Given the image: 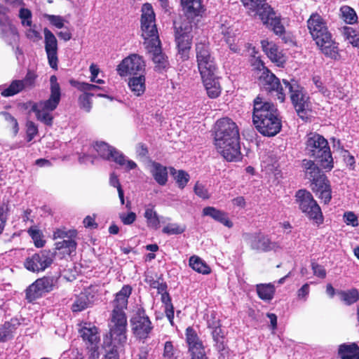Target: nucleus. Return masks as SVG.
<instances>
[{
	"label": "nucleus",
	"instance_id": "2f4dec72",
	"mask_svg": "<svg viewBox=\"0 0 359 359\" xmlns=\"http://www.w3.org/2000/svg\"><path fill=\"white\" fill-rule=\"evenodd\" d=\"M80 334L83 339L90 345L97 344L100 339L97 328L90 324L85 323L80 330Z\"/></svg>",
	"mask_w": 359,
	"mask_h": 359
},
{
	"label": "nucleus",
	"instance_id": "6ab92c4d",
	"mask_svg": "<svg viewBox=\"0 0 359 359\" xmlns=\"http://www.w3.org/2000/svg\"><path fill=\"white\" fill-rule=\"evenodd\" d=\"M248 243L252 249L263 252L278 251L281 249L278 242L271 241L268 236L260 233L248 235Z\"/></svg>",
	"mask_w": 359,
	"mask_h": 359
},
{
	"label": "nucleus",
	"instance_id": "37998d69",
	"mask_svg": "<svg viewBox=\"0 0 359 359\" xmlns=\"http://www.w3.org/2000/svg\"><path fill=\"white\" fill-rule=\"evenodd\" d=\"M262 163V167L267 173L273 174L276 179H278L281 176V172L276 161L273 159L264 160Z\"/></svg>",
	"mask_w": 359,
	"mask_h": 359
},
{
	"label": "nucleus",
	"instance_id": "79ce46f5",
	"mask_svg": "<svg viewBox=\"0 0 359 359\" xmlns=\"http://www.w3.org/2000/svg\"><path fill=\"white\" fill-rule=\"evenodd\" d=\"M24 89V86L20 80H14L8 87L1 91V95L4 97L13 96L19 93Z\"/></svg>",
	"mask_w": 359,
	"mask_h": 359
},
{
	"label": "nucleus",
	"instance_id": "8fccbe9b",
	"mask_svg": "<svg viewBox=\"0 0 359 359\" xmlns=\"http://www.w3.org/2000/svg\"><path fill=\"white\" fill-rule=\"evenodd\" d=\"M185 226L177 223H169L162 230L163 233L167 235L181 234L185 231Z\"/></svg>",
	"mask_w": 359,
	"mask_h": 359
},
{
	"label": "nucleus",
	"instance_id": "aec40b11",
	"mask_svg": "<svg viewBox=\"0 0 359 359\" xmlns=\"http://www.w3.org/2000/svg\"><path fill=\"white\" fill-rule=\"evenodd\" d=\"M53 280L50 278L43 277L37 279L26 290V296L29 302L34 301L46 292L53 290Z\"/></svg>",
	"mask_w": 359,
	"mask_h": 359
},
{
	"label": "nucleus",
	"instance_id": "49530a36",
	"mask_svg": "<svg viewBox=\"0 0 359 359\" xmlns=\"http://www.w3.org/2000/svg\"><path fill=\"white\" fill-rule=\"evenodd\" d=\"M18 18L22 27L31 26L32 24V11L26 8L22 7L18 13Z\"/></svg>",
	"mask_w": 359,
	"mask_h": 359
},
{
	"label": "nucleus",
	"instance_id": "69168bd1",
	"mask_svg": "<svg viewBox=\"0 0 359 359\" xmlns=\"http://www.w3.org/2000/svg\"><path fill=\"white\" fill-rule=\"evenodd\" d=\"M312 80L316 87L322 94L327 97L330 96V92L323 86V82L319 76H313Z\"/></svg>",
	"mask_w": 359,
	"mask_h": 359
},
{
	"label": "nucleus",
	"instance_id": "774afa93",
	"mask_svg": "<svg viewBox=\"0 0 359 359\" xmlns=\"http://www.w3.org/2000/svg\"><path fill=\"white\" fill-rule=\"evenodd\" d=\"M166 298L167 302H165V313L169 321L170 322L171 324H172V320L174 318V309L172 304L170 303V299L168 297V296Z\"/></svg>",
	"mask_w": 359,
	"mask_h": 359
},
{
	"label": "nucleus",
	"instance_id": "5701e85b",
	"mask_svg": "<svg viewBox=\"0 0 359 359\" xmlns=\"http://www.w3.org/2000/svg\"><path fill=\"white\" fill-rule=\"evenodd\" d=\"M97 291L94 287H88L75 297L72 305L73 312H80L90 306L96 300Z\"/></svg>",
	"mask_w": 359,
	"mask_h": 359
},
{
	"label": "nucleus",
	"instance_id": "5fc2aeb1",
	"mask_svg": "<svg viewBox=\"0 0 359 359\" xmlns=\"http://www.w3.org/2000/svg\"><path fill=\"white\" fill-rule=\"evenodd\" d=\"M76 231L75 230L67 231L65 229H57L53 233V238H75Z\"/></svg>",
	"mask_w": 359,
	"mask_h": 359
},
{
	"label": "nucleus",
	"instance_id": "20e7f679",
	"mask_svg": "<svg viewBox=\"0 0 359 359\" xmlns=\"http://www.w3.org/2000/svg\"><path fill=\"white\" fill-rule=\"evenodd\" d=\"M252 121L258 131L264 136H274L281 128L276 106L259 96L254 100Z\"/></svg>",
	"mask_w": 359,
	"mask_h": 359
},
{
	"label": "nucleus",
	"instance_id": "13d9d810",
	"mask_svg": "<svg viewBox=\"0 0 359 359\" xmlns=\"http://www.w3.org/2000/svg\"><path fill=\"white\" fill-rule=\"evenodd\" d=\"M46 18L50 24L58 29H61L64 27L65 19L60 15H46Z\"/></svg>",
	"mask_w": 359,
	"mask_h": 359
},
{
	"label": "nucleus",
	"instance_id": "b1692460",
	"mask_svg": "<svg viewBox=\"0 0 359 359\" xmlns=\"http://www.w3.org/2000/svg\"><path fill=\"white\" fill-rule=\"evenodd\" d=\"M187 342L191 354V359H206L204 347L196 332L189 327L186 330Z\"/></svg>",
	"mask_w": 359,
	"mask_h": 359
},
{
	"label": "nucleus",
	"instance_id": "bf43d9fd",
	"mask_svg": "<svg viewBox=\"0 0 359 359\" xmlns=\"http://www.w3.org/2000/svg\"><path fill=\"white\" fill-rule=\"evenodd\" d=\"M344 221L347 225L358 226V218L353 212H346L344 215Z\"/></svg>",
	"mask_w": 359,
	"mask_h": 359
},
{
	"label": "nucleus",
	"instance_id": "f8f14e48",
	"mask_svg": "<svg viewBox=\"0 0 359 359\" xmlns=\"http://www.w3.org/2000/svg\"><path fill=\"white\" fill-rule=\"evenodd\" d=\"M141 32L144 44L147 45L159 40L156 25L155 13L149 4H144L142 8Z\"/></svg>",
	"mask_w": 359,
	"mask_h": 359
},
{
	"label": "nucleus",
	"instance_id": "2eb2a0df",
	"mask_svg": "<svg viewBox=\"0 0 359 359\" xmlns=\"http://www.w3.org/2000/svg\"><path fill=\"white\" fill-rule=\"evenodd\" d=\"M145 70V62L137 54H130L117 66L116 72L121 77L142 74Z\"/></svg>",
	"mask_w": 359,
	"mask_h": 359
},
{
	"label": "nucleus",
	"instance_id": "9d476101",
	"mask_svg": "<svg viewBox=\"0 0 359 359\" xmlns=\"http://www.w3.org/2000/svg\"><path fill=\"white\" fill-rule=\"evenodd\" d=\"M296 202L299 208L311 219L317 224H322L323 217L321 209L312 194L305 189L299 190L296 194Z\"/></svg>",
	"mask_w": 359,
	"mask_h": 359
},
{
	"label": "nucleus",
	"instance_id": "473e14b6",
	"mask_svg": "<svg viewBox=\"0 0 359 359\" xmlns=\"http://www.w3.org/2000/svg\"><path fill=\"white\" fill-rule=\"evenodd\" d=\"M128 85L134 95L140 96L146 90L145 77L142 74H140L139 76H133L129 79Z\"/></svg>",
	"mask_w": 359,
	"mask_h": 359
},
{
	"label": "nucleus",
	"instance_id": "3c124183",
	"mask_svg": "<svg viewBox=\"0 0 359 359\" xmlns=\"http://www.w3.org/2000/svg\"><path fill=\"white\" fill-rule=\"evenodd\" d=\"M93 94L90 93H84L79 97V103L83 110L88 112L90 111L92 107V102L90 97Z\"/></svg>",
	"mask_w": 359,
	"mask_h": 359
},
{
	"label": "nucleus",
	"instance_id": "6e6552de",
	"mask_svg": "<svg viewBox=\"0 0 359 359\" xmlns=\"http://www.w3.org/2000/svg\"><path fill=\"white\" fill-rule=\"evenodd\" d=\"M50 95L48 100H41L32 104L31 110L35 113L37 120L47 126L53 124L51 112L58 106L61 99V89L56 76L50 78Z\"/></svg>",
	"mask_w": 359,
	"mask_h": 359
},
{
	"label": "nucleus",
	"instance_id": "f03ea898",
	"mask_svg": "<svg viewBox=\"0 0 359 359\" xmlns=\"http://www.w3.org/2000/svg\"><path fill=\"white\" fill-rule=\"evenodd\" d=\"M182 10L186 19L180 22H175V41L177 44L179 53L183 60L189 57L192 36L191 20L202 15L204 9L201 0H181Z\"/></svg>",
	"mask_w": 359,
	"mask_h": 359
},
{
	"label": "nucleus",
	"instance_id": "052dcab7",
	"mask_svg": "<svg viewBox=\"0 0 359 359\" xmlns=\"http://www.w3.org/2000/svg\"><path fill=\"white\" fill-rule=\"evenodd\" d=\"M36 78V74L34 72L29 71L27 73L25 79L20 80L24 86V88L25 89L34 87Z\"/></svg>",
	"mask_w": 359,
	"mask_h": 359
},
{
	"label": "nucleus",
	"instance_id": "c85d7f7f",
	"mask_svg": "<svg viewBox=\"0 0 359 359\" xmlns=\"http://www.w3.org/2000/svg\"><path fill=\"white\" fill-rule=\"evenodd\" d=\"M220 30L230 50L233 53H238L240 51V48L238 45L239 40L236 38V30L233 27L223 24L220 27Z\"/></svg>",
	"mask_w": 359,
	"mask_h": 359
},
{
	"label": "nucleus",
	"instance_id": "864d4df0",
	"mask_svg": "<svg viewBox=\"0 0 359 359\" xmlns=\"http://www.w3.org/2000/svg\"><path fill=\"white\" fill-rule=\"evenodd\" d=\"M29 236L34 241V245L38 248H41L44 245V241L42 239L41 233L35 228H30L28 231Z\"/></svg>",
	"mask_w": 359,
	"mask_h": 359
},
{
	"label": "nucleus",
	"instance_id": "ddd939ff",
	"mask_svg": "<svg viewBox=\"0 0 359 359\" xmlns=\"http://www.w3.org/2000/svg\"><path fill=\"white\" fill-rule=\"evenodd\" d=\"M285 89L290 93V98L299 116L307 118V113L311 111V103L309 97L304 93L303 88L294 81L290 83L283 79Z\"/></svg>",
	"mask_w": 359,
	"mask_h": 359
},
{
	"label": "nucleus",
	"instance_id": "423d86ee",
	"mask_svg": "<svg viewBox=\"0 0 359 359\" xmlns=\"http://www.w3.org/2000/svg\"><path fill=\"white\" fill-rule=\"evenodd\" d=\"M249 15L258 16L262 23L273 30L276 35L285 32V28L280 22V16L273 10L266 0H241Z\"/></svg>",
	"mask_w": 359,
	"mask_h": 359
},
{
	"label": "nucleus",
	"instance_id": "58836bf2",
	"mask_svg": "<svg viewBox=\"0 0 359 359\" xmlns=\"http://www.w3.org/2000/svg\"><path fill=\"white\" fill-rule=\"evenodd\" d=\"M170 174L173 176L177 187L183 189L190 180L189 175L182 170H176L173 168H170Z\"/></svg>",
	"mask_w": 359,
	"mask_h": 359
},
{
	"label": "nucleus",
	"instance_id": "09e8293b",
	"mask_svg": "<svg viewBox=\"0 0 359 359\" xmlns=\"http://www.w3.org/2000/svg\"><path fill=\"white\" fill-rule=\"evenodd\" d=\"M177 350L172 341H168L165 343L163 359H177Z\"/></svg>",
	"mask_w": 359,
	"mask_h": 359
},
{
	"label": "nucleus",
	"instance_id": "f3484780",
	"mask_svg": "<svg viewBox=\"0 0 359 359\" xmlns=\"http://www.w3.org/2000/svg\"><path fill=\"white\" fill-rule=\"evenodd\" d=\"M130 323L134 335L140 339H147L153 327L144 311L139 309L131 318Z\"/></svg>",
	"mask_w": 359,
	"mask_h": 359
},
{
	"label": "nucleus",
	"instance_id": "a878e982",
	"mask_svg": "<svg viewBox=\"0 0 359 359\" xmlns=\"http://www.w3.org/2000/svg\"><path fill=\"white\" fill-rule=\"evenodd\" d=\"M0 34L10 43L18 39V29L7 15H4L0 18Z\"/></svg>",
	"mask_w": 359,
	"mask_h": 359
},
{
	"label": "nucleus",
	"instance_id": "a18cd8bd",
	"mask_svg": "<svg viewBox=\"0 0 359 359\" xmlns=\"http://www.w3.org/2000/svg\"><path fill=\"white\" fill-rule=\"evenodd\" d=\"M341 17L348 24H353L357 22L358 16L355 11L351 7L345 6L341 8Z\"/></svg>",
	"mask_w": 359,
	"mask_h": 359
},
{
	"label": "nucleus",
	"instance_id": "4be33fe9",
	"mask_svg": "<svg viewBox=\"0 0 359 359\" xmlns=\"http://www.w3.org/2000/svg\"><path fill=\"white\" fill-rule=\"evenodd\" d=\"M261 45L263 51L269 59L279 67H283L287 61V57L274 42L268 40H262Z\"/></svg>",
	"mask_w": 359,
	"mask_h": 359
},
{
	"label": "nucleus",
	"instance_id": "412c9836",
	"mask_svg": "<svg viewBox=\"0 0 359 359\" xmlns=\"http://www.w3.org/2000/svg\"><path fill=\"white\" fill-rule=\"evenodd\" d=\"M45 50L50 67L54 69H57V40L55 35L47 28L43 30Z\"/></svg>",
	"mask_w": 359,
	"mask_h": 359
},
{
	"label": "nucleus",
	"instance_id": "dca6fc26",
	"mask_svg": "<svg viewBox=\"0 0 359 359\" xmlns=\"http://www.w3.org/2000/svg\"><path fill=\"white\" fill-rule=\"evenodd\" d=\"M55 255V252L49 250H41L27 257L24 262V266L32 272L43 271L52 264Z\"/></svg>",
	"mask_w": 359,
	"mask_h": 359
},
{
	"label": "nucleus",
	"instance_id": "1a4fd4ad",
	"mask_svg": "<svg viewBox=\"0 0 359 359\" xmlns=\"http://www.w3.org/2000/svg\"><path fill=\"white\" fill-rule=\"evenodd\" d=\"M306 151L307 154L316 158H319L320 165L326 171L333 168V159L327 140L322 135L311 133L307 135L306 141Z\"/></svg>",
	"mask_w": 359,
	"mask_h": 359
},
{
	"label": "nucleus",
	"instance_id": "e433bc0d",
	"mask_svg": "<svg viewBox=\"0 0 359 359\" xmlns=\"http://www.w3.org/2000/svg\"><path fill=\"white\" fill-rule=\"evenodd\" d=\"M144 216L149 228L156 230L160 227V219L153 205L146 206Z\"/></svg>",
	"mask_w": 359,
	"mask_h": 359
},
{
	"label": "nucleus",
	"instance_id": "4d7b16f0",
	"mask_svg": "<svg viewBox=\"0 0 359 359\" xmlns=\"http://www.w3.org/2000/svg\"><path fill=\"white\" fill-rule=\"evenodd\" d=\"M194 192L195 194L200 198L203 199H208L210 198V194L208 193V190L205 188V187L200 183L196 182L194 186Z\"/></svg>",
	"mask_w": 359,
	"mask_h": 359
},
{
	"label": "nucleus",
	"instance_id": "7c9ffc66",
	"mask_svg": "<svg viewBox=\"0 0 359 359\" xmlns=\"http://www.w3.org/2000/svg\"><path fill=\"white\" fill-rule=\"evenodd\" d=\"M20 325L18 319H11L0 327V342H5L13 337V334Z\"/></svg>",
	"mask_w": 359,
	"mask_h": 359
},
{
	"label": "nucleus",
	"instance_id": "cd10ccee",
	"mask_svg": "<svg viewBox=\"0 0 359 359\" xmlns=\"http://www.w3.org/2000/svg\"><path fill=\"white\" fill-rule=\"evenodd\" d=\"M149 172L156 183L161 186L166 184L168 179L167 167L154 161L149 165Z\"/></svg>",
	"mask_w": 359,
	"mask_h": 359
},
{
	"label": "nucleus",
	"instance_id": "338daca9",
	"mask_svg": "<svg viewBox=\"0 0 359 359\" xmlns=\"http://www.w3.org/2000/svg\"><path fill=\"white\" fill-rule=\"evenodd\" d=\"M309 284L305 283L302 286L300 289L297 291V297L299 299H302L306 301L309 294Z\"/></svg>",
	"mask_w": 359,
	"mask_h": 359
},
{
	"label": "nucleus",
	"instance_id": "4468645a",
	"mask_svg": "<svg viewBox=\"0 0 359 359\" xmlns=\"http://www.w3.org/2000/svg\"><path fill=\"white\" fill-rule=\"evenodd\" d=\"M196 56L201 77L216 74L217 65L208 43L200 42L196 45Z\"/></svg>",
	"mask_w": 359,
	"mask_h": 359
},
{
	"label": "nucleus",
	"instance_id": "603ef678",
	"mask_svg": "<svg viewBox=\"0 0 359 359\" xmlns=\"http://www.w3.org/2000/svg\"><path fill=\"white\" fill-rule=\"evenodd\" d=\"M26 27L27 28L25 31V34L28 39L36 42L41 39V36L39 32L36 29V25H33V24H32L31 26H27Z\"/></svg>",
	"mask_w": 359,
	"mask_h": 359
},
{
	"label": "nucleus",
	"instance_id": "bb28decb",
	"mask_svg": "<svg viewBox=\"0 0 359 359\" xmlns=\"http://www.w3.org/2000/svg\"><path fill=\"white\" fill-rule=\"evenodd\" d=\"M201 79L207 95L210 98L214 99L219 96L222 88L219 82V78L216 76V74L201 76Z\"/></svg>",
	"mask_w": 359,
	"mask_h": 359
},
{
	"label": "nucleus",
	"instance_id": "a19ab883",
	"mask_svg": "<svg viewBox=\"0 0 359 359\" xmlns=\"http://www.w3.org/2000/svg\"><path fill=\"white\" fill-rule=\"evenodd\" d=\"M340 299L346 305H351L359 299V292L356 289H351L348 291H339L337 292Z\"/></svg>",
	"mask_w": 359,
	"mask_h": 359
},
{
	"label": "nucleus",
	"instance_id": "6e6d98bb",
	"mask_svg": "<svg viewBox=\"0 0 359 359\" xmlns=\"http://www.w3.org/2000/svg\"><path fill=\"white\" fill-rule=\"evenodd\" d=\"M0 115H1L4 120L9 124V126L12 127L14 134L16 135L19 130L17 120L11 114L6 111L1 112Z\"/></svg>",
	"mask_w": 359,
	"mask_h": 359
},
{
	"label": "nucleus",
	"instance_id": "f257e3e1",
	"mask_svg": "<svg viewBox=\"0 0 359 359\" xmlns=\"http://www.w3.org/2000/svg\"><path fill=\"white\" fill-rule=\"evenodd\" d=\"M240 134L236 123L228 117L217 120L215 124L214 144L218 153L226 161L240 158Z\"/></svg>",
	"mask_w": 359,
	"mask_h": 359
},
{
	"label": "nucleus",
	"instance_id": "4c0bfd02",
	"mask_svg": "<svg viewBox=\"0 0 359 359\" xmlns=\"http://www.w3.org/2000/svg\"><path fill=\"white\" fill-rule=\"evenodd\" d=\"M74 238H70L57 242L55 243V249L62 250L63 254L71 255L75 252L76 248V243Z\"/></svg>",
	"mask_w": 359,
	"mask_h": 359
},
{
	"label": "nucleus",
	"instance_id": "39448f33",
	"mask_svg": "<svg viewBox=\"0 0 359 359\" xmlns=\"http://www.w3.org/2000/svg\"><path fill=\"white\" fill-rule=\"evenodd\" d=\"M307 27L321 51L331 58L337 59L339 57L338 47L332 41L326 22L323 18L317 13L312 14L307 21Z\"/></svg>",
	"mask_w": 359,
	"mask_h": 359
},
{
	"label": "nucleus",
	"instance_id": "72a5a7b5",
	"mask_svg": "<svg viewBox=\"0 0 359 359\" xmlns=\"http://www.w3.org/2000/svg\"><path fill=\"white\" fill-rule=\"evenodd\" d=\"M338 353L341 359H356L359 346L355 343L343 344L339 346Z\"/></svg>",
	"mask_w": 359,
	"mask_h": 359
},
{
	"label": "nucleus",
	"instance_id": "c03bdc74",
	"mask_svg": "<svg viewBox=\"0 0 359 359\" xmlns=\"http://www.w3.org/2000/svg\"><path fill=\"white\" fill-rule=\"evenodd\" d=\"M343 33L345 39L353 46L359 47V32L351 27H344Z\"/></svg>",
	"mask_w": 359,
	"mask_h": 359
},
{
	"label": "nucleus",
	"instance_id": "0e129e2a",
	"mask_svg": "<svg viewBox=\"0 0 359 359\" xmlns=\"http://www.w3.org/2000/svg\"><path fill=\"white\" fill-rule=\"evenodd\" d=\"M313 274L320 278H325L326 277V271L324 266L319 265L316 263H312L311 264Z\"/></svg>",
	"mask_w": 359,
	"mask_h": 359
},
{
	"label": "nucleus",
	"instance_id": "9b49d317",
	"mask_svg": "<svg viewBox=\"0 0 359 359\" xmlns=\"http://www.w3.org/2000/svg\"><path fill=\"white\" fill-rule=\"evenodd\" d=\"M93 148L101 158L113 161L127 170H133L137 166L135 162L127 158L120 151L104 142H96Z\"/></svg>",
	"mask_w": 359,
	"mask_h": 359
},
{
	"label": "nucleus",
	"instance_id": "de8ad7c7",
	"mask_svg": "<svg viewBox=\"0 0 359 359\" xmlns=\"http://www.w3.org/2000/svg\"><path fill=\"white\" fill-rule=\"evenodd\" d=\"M111 338V342L109 346V350L107 351L104 359H118V351L126 344V341L123 344H118L114 343L112 338Z\"/></svg>",
	"mask_w": 359,
	"mask_h": 359
},
{
	"label": "nucleus",
	"instance_id": "f704fd0d",
	"mask_svg": "<svg viewBox=\"0 0 359 359\" xmlns=\"http://www.w3.org/2000/svg\"><path fill=\"white\" fill-rule=\"evenodd\" d=\"M189 265L193 270L199 273L208 275L211 273L210 267L198 256H191L189 260Z\"/></svg>",
	"mask_w": 359,
	"mask_h": 359
},
{
	"label": "nucleus",
	"instance_id": "393cba45",
	"mask_svg": "<svg viewBox=\"0 0 359 359\" xmlns=\"http://www.w3.org/2000/svg\"><path fill=\"white\" fill-rule=\"evenodd\" d=\"M144 46L147 51L151 54L152 60L156 65L155 68L157 70L161 71L168 67V58L161 51L160 40H158L156 43L154 41Z\"/></svg>",
	"mask_w": 359,
	"mask_h": 359
},
{
	"label": "nucleus",
	"instance_id": "0eeeda50",
	"mask_svg": "<svg viewBox=\"0 0 359 359\" xmlns=\"http://www.w3.org/2000/svg\"><path fill=\"white\" fill-rule=\"evenodd\" d=\"M302 168L306 179L311 182V189L323 201L325 204L332 198V190L329 180L318 166L311 160L304 159Z\"/></svg>",
	"mask_w": 359,
	"mask_h": 359
},
{
	"label": "nucleus",
	"instance_id": "e2e57ef3",
	"mask_svg": "<svg viewBox=\"0 0 359 359\" xmlns=\"http://www.w3.org/2000/svg\"><path fill=\"white\" fill-rule=\"evenodd\" d=\"M119 217L124 224L130 225L135 221L136 215L133 212H130L128 214L121 213L119 215Z\"/></svg>",
	"mask_w": 359,
	"mask_h": 359
},
{
	"label": "nucleus",
	"instance_id": "680f3d73",
	"mask_svg": "<svg viewBox=\"0 0 359 359\" xmlns=\"http://www.w3.org/2000/svg\"><path fill=\"white\" fill-rule=\"evenodd\" d=\"M27 139L28 142L32 140L34 136L38 133V128L36 125L32 121H27Z\"/></svg>",
	"mask_w": 359,
	"mask_h": 359
},
{
	"label": "nucleus",
	"instance_id": "c756f323",
	"mask_svg": "<svg viewBox=\"0 0 359 359\" xmlns=\"http://www.w3.org/2000/svg\"><path fill=\"white\" fill-rule=\"evenodd\" d=\"M202 214L203 216L210 217L227 227H231L233 226L232 222L228 218L227 214L215 207L208 206L204 208Z\"/></svg>",
	"mask_w": 359,
	"mask_h": 359
},
{
	"label": "nucleus",
	"instance_id": "c9c22d12",
	"mask_svg": "<svg viewBox=\"0 0 359 359\" xmlns=\"http://www.w3.org/2000/svg\"><path fill=\"white\" fill-rule=\"evenodd\" d=\"M258 297L264 301H271L275 294V287L272 283H260L256 285Z\"/></svg>",
	"mask_w": 359,
	"mask_h": 359
},
{
	"label": "nucleus",
	"instance_id": "a211bd4d",
	"mask_svg": "<svg viewBox=\"0 0 359 359\" xmlns=\"http://www.w3.org/2000/svg\"><path fill=\"white\" fill-rule=\"evenodd\" d=\"M261 65L262 67L263 64ZM259 80L262 86L267 90L276 91L277 93L278 99L280 102H283L285 98V85L280 83L279 79L271 73L268 69L263 67V72L259 76Z\"/></svg>",
	"mask_w": 359,
	"mask_h": 359
},
{
	"label": "nucleus",
	"instance_id": "ea45409f",
	"mask_svg": "<svg viewBox=\"0 0 359 359\" xmlns=\"http://www.w3.org/2000/svg\"><path fill=\"white\" fill-rule=\"evenodd\" d=\"M70 84L79 90L82 91L83 93H88L90 91H97L102 90L104 92H107L104 88L100 87L95 84H90L86 82H80L76 80H70Z\"/></svg>",
	"mask_w": 359,
	"mask_h": 359
},
{
	"label": "nucleus",
	"instance_id": "7ed1b4c3",
	"mask_svg": "<svg viewBox=\"0 0 359 359\" xmlns=\"http://www.w3.org/2000/svg\"><path fill=\"white\" fill-rule=\"evenodd\" d=\"M131 292L132 287L126 285L116 293L113 301L114 309L109 325V334L115 344L121 345L127 341V318L124 309L127 308Z\"/></svg>",
	"mask_w": 359,
	"mask_h": 359
}]
</instances>
